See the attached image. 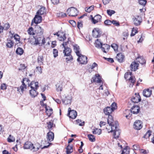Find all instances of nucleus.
<instances>
[{"label":"nucleus","mask_w":154,"mask_h":154,"mask_svg":"<svg viewBox=\"0 0 154 154\" xmlns=\"http://www.w3.org/2000/svg\"><path fill=\"white\" fill-rule=\"evenodd\" d=\"M108 123L111 126V130L108 131V133L113 132L114 137L115 138H118L120 134V130L119 129L118 126L119 125L118 122L117 121H114L113 117L111 116H108L107 119Z\"/></svg>","instance_id":"f257e3e1"},{"label":"nucleus","mask_w":154,"mask_h":154,"mask_svg":"<svg viewBox=\"0 0 154 154\" xmlns=\"http://www.w3.org/2000/svg\"><path fill=\"white\" fill-rule=\"evenodd\" d=\"M29 81V79L27 78L23 79L22 81V85L20 87L17 88V91L20 92L21 91L23 93L24 89L26 88L27 82L29 86H30L32 89L37 90L39 87L38 83L32 81L31 82L29 85L28 82Z\"/></svg>","instance_id":"f03ea898"},{"label":"nucleus","mask_w":154,"mask_h":154,"mask_svg":"<svg viewBox=\"0 0 154 154\" xmlns=\"http://www.w3.org/2000/svg\"><path fill=\"white\" fill-rule=\"evenodd\" d=\"M72 97L71 94L64 95L62 97V103L65 105L70 104Z\"/></svg>","instance_id":"7ed1b4c3"},{"label":"nucleus","mask_w":154,"mask_h":154,"mask_svg":"<svg viewBox=\"0 0 154 154\" xmlns=\"http://www.w3.org/2000/svg\"><path fill=\"white\" fill-rule=\"evenodd\" d=\"M131 74L132 72H127L125 74L124 77L125 79H127L128 78H129V81L130 82H131L130 86L131 87V86L132 87L135 82V79L134 76H131Z\"/></svg>","instance_id":"20e7f679"},{"label":"nucleus","mask_w":154,"mask_h":154,"mask_svg":"<svg viewBox=\"0 0 154 154\" xmlns=\"http://www.w3.org/2000/svg\"><path fill=\"white\" fill-rule=\"evenodd\" d=\"M25 149H30L33 151H36L39 149V148L36 146H34L33 144L30 142H26L24 144L23 146Z\"/></svg>","instance_id":"39448f33"},{"label":"nucleus","mask_w":154,"mask_h":154,"mask_svg":"<svg viewBox=\"0 0 154 154\" xmlns=\"http://www.w3.org/2000/svg\"><path fill=\"white\" fill-rule=\"evenodd\" d=\"M33 39L35 40V41L31 43V44L33 45H37L41 44L42 45L45 43V38L43 36H41L36 38H34Z\"/></svg>","instance_id":"423d86ee"},{"label":"nucleus","mask_w":154,"mask_h":154,"mask_svg":"<svg viewBox=\"0 0 154 154\" xmlns=\"http://www.w3.org/2000/svg\"><path fill=\"white\" fill-rule=\"evenodd\" d=\"M69 41V39H68V41L66 42H64L62 44L63 47L64 48V50H63V53L64 54L65 56L70 55L71 54V49L68 47H66V46L67 45Z\"/></svg>","instance_id":"0eeeda50"},{"label":"nucleus","mask_w":154,"mask_h":154,"mask_svg":"<svg viewBox=\"0 0 154 154\" xmlns=\"http://www.w3.org/2000/svg\"><path fill=\"white\" fill-rule=\"evenodd\" d=\"M67 14L69 16L74 17L77 16L78 12L77 9L73 7H71L68 8L67 11Z\"/></svg>","instance_id":"6e6552de"},{"label":"nucleus","mask_w":154,"mask_h":154,"mask_svg":"<svg viewBox=\"0 0 154 154\" xmlns=\"http://www.w3.org/2000/svg\"><path fill=\"white\" fill-rule=\"evenodd\" d=\"M102 81H103L102 80L101 77L98 74H96L92 77L91 80L92 83L94 82L97 83V84H99L100 83H102Z\"/></svg>","instance_id":"1a4fd4ad"},{"label":"nucleus","mask_w":154,"mask_h":154,"mask_svg":"<svg viewBox=\"0 0 154 154\" xmlns=\"http://www.w3.org/2000/svg\"><path fill=\"white\" fill-rule=\"evenodd\" d=\"M79 57L77 60L78 62H80L82 64H86L87 63V57L84 55H83L81 54L79 56H77Z\"/></svg>","instance_id":"9d476101"},{"label":"nucleus","mask_w":154,"mask_h":154,"mask_svg":"<svg viewBox=\"0 0 154 154\" xmlns=\"http://www.w3.org/2000/svg\"><path fill=\"white\" fill-rule=\"evenodd\" d=\"M42 20V17L36 14L35 17L32 20L31 25L32 26L33 23L35 24H38L40 23Z\"/></svg>","instance_id":"9b49d317"},{"label":"nucleus","mask_w":154,"mask_h":154,"mask_svg":"<svg viewBox=\"0 0 154 154\" xmlns=\"http://www.w3.org/2000/svg\"><path fill=\"white\" fill-rule=\"evenodd\" d=\"M68 115L70 118L74 119L77 116V112L76 111L74 110H71L70 108H68Z\"/></svg>","instance_id":"f8f14e48"},{"label":"nucleus","mask_w":154,"mask_h":154,"mask_svg":"<svg viewBox=\"0 0 154 154\" xmlns=\"http://www.w3.org/2000/svg\"><path fill=\"white\" fill-rule=\"evenodd\" d=\"M141 100V98L139 94L135 93L131 99V100L134 103H138Z\"/></svg>","instance_id":"ddd939ff"},{"label":"nucleus","mask_w":154,"mask_h":154,"mask_svg":"<svg viewBox=\"0 0 154 154\" xmlns=\"http://www.w3.org/2000/svg\"><path fill=\"white\" fill-rule=\"evenodd\" d=\"M139 64L135 61L132 62L130 66L131 70L132 71H135L138 69Z\"/></svg>","instance_id":"4468645a"},{"label":"nucleus","mask_w":154,"mask_h":154,"mask_svg":"<svg viewBox=\"0 0 154 154\" xmlns=\"http://www.w3.org/2000/svg\"><path fill=\"white\" fill-rule=\"evenodd\" d=\"M93 36L95 38L100 37L101 35L100 30L98 28H94L92 31Z\"/></svg>","instance_id":"2eb2a0df"},{"label":"nucleus","mask_w":154,"mask_h":154,"mask_svg":"<svg viewBox=\"0 0 154 154\" xmlns=\"http://www.w3.org/2000/svg\"><path fill=\"white\" fill-rule=\"evenodd\" d=\"M54 35H56L58 37V39L60 41H63L66 39L65 34L63 32H58Z\"/></svg>","instance_id":"dca6fc26"},{"label":"nucleus","mask_w":154,"mask_h":154,"mask_svg":"<svg viewBox=\"0 0 154 154\" xmlns=\"http://www.w3.org/2000/svg\"><path fill=\"white\" fill-rule=\"evenodd\" d=\"M92 17V21L94 24H96L101 21V16L99 14L95 16L94 17L92 16L91 15Z\"/></svg>","instance_id":"f3484780"},{"label":"nucleus","mask_w":154,"mask_h":154,"mask_svg":"<svg viewBox=\"0 0 154 154\" xmlns=\"http://www.w3.org/2000/svg\"><path fill=\"white\" fill-rule=\"evenodd\" d=\"M134 23L136 26L139 25L142 21V19L141 17L138 16H136L134 19Z\"/></svg>","instance_id":"a211bd4d"},{"label":"nucleus","mask_w":154,"mask_h":154,"mask_svg":"<svg viewBox=\"0 0 154 154\" xmlns=\"http://www.w3.org/2000/svg\"><path fill=\"white\" fill-rule=\"evenodd\" d=\"M142 122L139 120L136 121L134 123V128L137 130H140L142 127Z\"/></svg>","instance_id":"6ab92c4d"},{"label":"nucleus","mask_w":154,"mask_h":154,"mask_svg":"<svg viewBox=\"0 0 154 154\" xmlns=\"http://www.w3.org/2000/svg\"><path fill=\"white\" fill-rule=\"evenodd\" d=\"M131 113L133 114H137L140 111V107L137 106H134L131 109Z\"/></svg>","instance_id":"aec40b11"},{"label":"nucleus","mask_w":154,"mask_h":154,"mask_svg":"<svg viewBox=\"0 0 154 154\" xmlns=\"http://www.w3.org/2000/svg\"><path fill=\"white\" fill-rule=\"evenodd\" d=\"M152 94V91L149 89L144 90L143 91V95L146 97H150Z\"/></svg>","instance_id":"412c9836"},{"label":"nucleus","mask_w":154,"mask_h":154,"mask_svg":"<svg viewBox=\"0 0 154 154\" xmlns=\"http://www.w3.org/2000/svg\"><path fill=\"white\" fill-rule=\"evenodd\" d=\"M35 32L38 35L42 36L43 33L44 29L41 26H38L36 27Z\"/></svg>","instance_id":"4be33fe9"},{"label":"nucleus","mask_w":154,"mask_h":154,"mask_svg":"<svg viewBox=\"0 0 154 154\" xmlns=\"http://www.w3.org/2000/svg\"><path fill=\"white\" fill-rule=\"evenodd\" d=\"M54 138V134L51 131H50L47 133V140L50 142L52 141Z\"/></svg>","instance_id":"5701e85b"},{"label":"nucleus","mask_w":154,"mask_h":154,"mask_svg":"<svg viewBox=\"0 0 154 154\" xmlns=\"http://www.w3.org/2000/svg\"><path fill=\"white\" fill-rule=\"evenodd\" d=\"M124 58V56L121 53L118 54L116 57V60L119 62H123Z\"/></svg>","instance_id":"b1692460"},{"label":"nucleus","mask_w":154,"mask_h":154,"mask_svg":"<svg viewBox=\"0 0 154 154\" xmlns=\"http://www.w3.org/2000/svg\"><path fill=\"white\" fill-rule=\"evenodd\" d=\"M46 8L44 7H42L37 11L36 13V14L41 16L46 13Z\"/></svg>","instance_id":"393cba45"},{"label":"nucleus","mask_w":154,"mask_h":154,"mask_svg":"<svg viewBox=\"0 0 154 154\" xmlns=\"http://www.w3.org/2000/svg\"><path fill=\"white\" fill-rule=\"evenodd\" d=\"M104 112L106 115L110 116V114L112 112L110 107H107L105 108L103 110Z\"/></svg>","instance_id":"a878e982"},{"label":"nucleus","mask_w":154,"mask_h":154,"mask_svg":"<svg viewBox=\"0 0 154 154\" xmlns=\"http://www.w3.org/2000/svg\"><path fill=\"white\" fill-rule=\"evenodd\" d=\"M74 50L77 56H79L81 55L80 50L79 46L77 45H75L73 46Z\"/></svg>","instance_id":"bb28decb"},{"label":"nucleus","mask_w":154,"mask_h":154,"mask_svg":"<svg viewBox=\"0 0 154 154\" xmlns=\"http://www.w3.org/2000/svg\"><path fill=\"white\" fill-rule=\"evenodd\" d=\"M45 108L46 110V112L47 115L48 116V117L51 116L53 113V110L52 109L50 108L49 107H47V105H45Z\"/></svg>","instance_id":"cd10ccee"},{"label":"nucleus","mask_w":154,"mask_h":154,"mask_svg":"<svg viewBox=\"0 0 154 154\" xmlns=\"http://www.w3.org/2000/svg\"><path fill=\"white\" fill-rule=\"evenodd\" d=\"M66 149V154H70L73 151L72 145L70 144H69Z\"/></svg>","instance_id":"c85d7f7f"},{"label":"nucleus","mask_w":154,"mask_h":154,"mask_svg":"<svg viewBox=\"0 0 154 154\" xmlns=\"http://www.w3.org/2000/svg\"><path fill=\"white\" fill-rule=\"evenodd\" d=\"M36 90L35 89H32L29 91L30 94L32 97H35L37 95L38 93Z\"/></svg>","instance_id":"c756f323"},{"label":"nucleus","mask_w":154,"mask_h":154,"mask_svg":"<svg viewBox=\"0 0 154 154\" xmlns=\"http://www.w3.org/2000/svg\"><path fill=\"white\" fill-rule=\"evenodd\" d=\"M94 45L97 48H101L102 43L100 39H97L95 41Z\"/></svg>","instance_id":"7c9ffc66"},{"label":"nucleus","mask_w":154,"mask_h":154,"mask_svg":"<svg viewBox=\"0 0 154 154\" xmlns=\"http://www.w3.org/2000/svg\"><path fill=\"white\" fill-rule=\"evenodd\" d=\"M56 89L57 91H61L63 89V85L60 82L58 83L56 85Z\"/></svg>","instance_id":"2f4dec72"},{"label":"nucleus","mask_w":154,"mask_h":154,"mask_svg":"<svg viewBox=\"0 0 154 154\" xmlns=\"http://www.w3.org/2000/svg\"><path fill=\"white\" fill-rule=\"evenodd\" d=\"M136 60L137 61V62H138L142 65L146 63V61L142 57H138L136 59Z\"/></svg>","instance_id":"473e14b6"},{"label":"nucleus","mask_w":154,"mask_h":154,"mask_svg":"<svg viewBox=\"0 0 154 154\" xmlns=\"http://www.w3.org/2000/svg\"><path fill=\"white\" fill-rule=\"evenodd\" d=\"M44 59L42 56H39L37 59V62L39 65H42L43 64Z\"/></svg>","instance_id":"72a5a7b5"},{"label":"nucleus","mask_w":154,"mask_h":154,"mask_svg":"<svg viewBox=\"0 0 154 154\" xmlns=\"http://www.w3.org/2000/svg\"><path fill=\"white\" fill-rule=\"evenodd\" d=\"M48 127L49 129H51L52 127H54L55 125L54 124V121L51 120L50 121L47 123Z\"/></svg>","instance_id":"f704fd0d"},{"label":"nucleus","mask_w":154,"mask_h":154,"mask_svg":"<svg viewBox=\"0 0 154 154\" xmlns=\"http://www.w3.org/2000/svg\"><path fill=\"white\" fill-rule=\"evenodd\" d=\"M92 133L94 134L100 135L101 133V130L100 129L96 128L93 130Z\"/></svg>","instance_id":"c9c22d12"},{"label":"nucleus","mask_w":154,"mask_h":154,"mask_svg":"<svg viewBox=\"0 0 154 154\" xmlns=\"http://www.w3.org/2000/svg\"><path fill=\"white\" fill-rule=\"evenodd\" d=\"M131 112V110L126 109L125 110L124 113L126 115L125 116L127 119H129L131 116L130 113Z\"/></svg>","instance_id":"e433bc0d"},{"label":"nucleus","mask_w":154,"mask_h":154,"mask_svg":"<svg viewBox=\"0 0 154 154\" xmlns=\"http://www.w3.org/2000/svg\"><path fill=\"white\" fill-rule=\"evenodd\" d=\"M109 45L107 44H104L102 45L101 48L102 50L105 53H106V50L108 49V48H109Z\"/></svg>","instance_id":"4c0bfd02"},{"label":"nucleus","mask_w":154,"mask_h":154,"mask_svg":"<svg viewBox=\"0 0 154 154\" xmlns=\"http://www.w3.org/2000/svg\"><path fill=\"white\" fill-rule=\"evenodd\" d=\"M94 8V6L92 5L88 7H86L85 8V11L88 13L90 12L91 11L93 10Z\"/></svg>","instance_id":"58836bf2"},{"label":"nucleus","mask_w":154,"mask_h":154,"mask_svg":"<svg viewBox=\"0 0 154 154\" xmlns=\"http://www.w3.org/2000/svg\"><path fill=\"white\" fill-rule=\"evenodd\" d=\"M88 137L89 140L91 142H94L95 140V137L91 134H89L88 135Z\"/></svg>","instance_id":"ea45409f"},{"label":"nucleus","mask_w":154,"mask_h":154,"mask_svg":"<svg viewBox=\"0 0 154 154\" xmlns=\"http://www.w3.org/2000/svg\"><path fill=\"white\" fill-rule=\"evenodd\" d=\"M14 45V42L11 40L8 41V42L6 44L7 47L9 48H11Z\"/></svg>","instance_id":"a19ab883"},{"label":"nucleus","mask_w":154,"mask_h":154,"mask_svg":"<svg viewBox=\"0 0 154 154\" xmlns=\"http://www.w3.org/2000/svg\"><path fill=\"white\" fill-rule=\"evenodd\" d=\"M23 50L22 48H18L16 51V53L17 54H19L20 55L22 54H23Z\"/></svg>","instance_id":"79ce46f5"},{"label":"nucleus","mask_w":154,"mask_h":154,"mask_svg":"<svg viewBox=\"0 0 154 154\" xmlns=\"http://www.w3.org/2000/svg\"><path fill=\"white\" fill-rule=\"evenodd\" d=\"M137 32V28H133L131 34V36H134Z\"/></svg>","instance_id":"37998d69"},{"label":"nucleus","mask_w":154,"mask_h":154,"mask_svg":"<svg viewBox=\"0 0 154 154\" xmlns=\"http://www.w3.org/2000/svg\"><path fill=\"white\" fill-rule=\"evenodd\" d=\"M151 131H148L143 136V138L147 139L151 135Z\"/></svg>","instance_id":"c03bdc74"},{"label":"nucleus","mask_w":154,"mask_h":154,"mask_svg":"<svg viewBox=\"0 0 154 154\" xmlns=\"http://www.w3.org/2000/svg\"><path fill=\"white\" fill-rule=\"evenodd\" d=\"M117 107L116 104L115 103H113L111 106V108L113 112L116 109Z\"/></svg>","instance_id":"a18cd8bd"},{"label":"nucleus","mask_w":154,"mask_h":154,"mask_svg":"<svg viewBox=\"0 0 154 154\" xmlns=\"http://www.w3.org/2000/svg\"><path fill=\"white\" fill-rule=\"evenodd\" d=\"M15 140V138L14 137L10 135L9 137L8 138V141L9 142H11L14 141Z\"/></svg>","instance_id":"49530a36"},{"label":"nucleus","mask_w":154,"mask_h":154,"mask_svg":"<svg viewBox=\"0 0 154 154\" xmlns=\"http://www.w3.org/2000/svg\"><path fill=\"white\" fill-rule=\"evenodd\" d=\"M33 29L32 27L29 28L28 30V33L30 35H33L35 34L33 32Z\"/></svg>","instance_id":"de8ad7c7"},{"label":"nucleus","mask_w":154,"mask_h":154,"mask_svg":"<svg viewBox=\"0 0 154 154\" xmlns=\"http://www.w3.org/2000/svg\"><path fill=\"white\" fill-rule=\"evenodd\" d=\"M107 12L108 15L111 16L112 14L115 13V12L113 10H108L107 11Z\"/></svg>","instance_id":"09e8293b"},{"label":"nucleus","mask_w":154,"mask_h":154,"mask_svg":"<svg viewBox=\"0 0 154 154\" xmlns=\"http://www.w3.org/2000/svg\"><path fill=\"white\" fill-rule=\"evenodd\" d=\"M139 2L140 5L145 6L146 3V0H139Z\"/></svg>","instance_id":"8fccbe9b"},{"label":"nucleus","mask_w":154,"mask_h":154,"mask_svg":"<svg viewBox=\"0 0 154 154\" xmlns=\"http://www.w3.org/2000/svg\"><path fill=\"white\" fill-rule=\"evenodd\" d=\"M129 150L127 149V148H125L122 151L121 154H129Z\"/></svg>","instance_id":"3c124183"},{"label":"nucleus","mask_w":154,"mask_h":154,"mask_svg":"<svg viewBox=\"0 0 154 154\" xmlns=\"http://www.w3.org/2000/svg\"><path fill=\"white\" fill-rule=\"evenodd\" d=\"M53 53L54 54V57H56L58 56V52L57 50L55 49L53 50Z\"/></svg>","instance_id":"603ef678"},{"label":"nucleus","mask_w":154,"mask_h":154,"mask_svg":"<svg viewBox=\"0 0 154 154\" xmlns=\"http://www.w3.org/2000/svg\"><path fill=\"white\" fill-rule=\"evenodd\" d=\"M58 15L59 17H65L66 16V14L65 13L63 12H60L58 14Z\"/></svg>","instance_id":"864d4df0"},{"label":"nucleus","mask_w":154,"mask_h":154,"mask_svg":"<svg viewBox=\"0 0 154 154\" xmlns=\"http://www.w3.org/2000/svg\"><path fill=\"white\" fill-rule=\"evenodd\" d=\"M26 67V66H25V65L23 64H20V67L19 69V70L20 71H22Z\"/></svg>","instance_id":"5fc2aeb1"},{"label":"nucleus","mask_w":154,"mask_h":154,"mask_svg":"<svg viewBox=\"0 0 154 154\" xmlns=\"http://www.w3.org/2000/svg\"><path fill=\"white\" fill-rule=\"evenodd\" d=\"M14 37L16 41H19L20 40V36L17 34H15L14 36Z\"/></svg>","instance_id":"6e6d98bb"},{"label":"nucleus","mask_w":154,"mask_h":154,"mask_svg":"<svg viewBox=\"0 0 154 154\" xmlns=\"http://www.w3.org/2000/svg\"><path fill=\"white\" fill-rule=\"evenodd\" d=\"M77 122L79 123V125L80 126H82L84 125L85 122H83L82 123H81V121L80 120L78 119L76 120Z\"/></svg>","instance_id":"4d7b16f0"},{"label":"nucleus","mask_w":154,"mask_h":154,"mask_svg":"<svg viewBox=\"0 0 154 154\" xmlns=\"http://www.w3.org/2000/svg\"><path fill=\"white\" fill-rule=\"evenodd\" d=\"M10 27V26L9 23H6L4 25V27H3V29H4L5 30H7ZM2 27L3 28V27Z\"/></svg>","instance_id":"13d9d810"},{"label":"nucleus","mask_w":154,"mask_h":154,"mask_svg":"<svg viewBox=\"0 0 154 154\" xmlns=\"http://www.w3.org/2000/svg\"><path fill=\"white\" fill-rule=\"evenodd\" d=\"M6 85L5 83L2 84L1 86V88L2 90H5L6 89Z\"/></svg>","instance_id":"bf43d9fd"},{"label":"nucleus","mask_w":154,"mask_h":154,"mask_svg":"<svg viewBox=\"0 0 154 154\" xmlns=\"http://www.w3.org/2000/svg\"><path fill=\"white\" fill-rule=\"evenodd\" d=\"M67 57L66 58V60H67V61H70L71 60H73V58L72 56L71 55V54L70 55L66 56Z\"/></svg>","instance_id":"052dcab7"},{"label":"nucleus","mask_w":154,"mask_h":154,"mask_svg":"<svg viewBox=\"0 0 154 154\" xmlns=\"http://www.w3.org/2000/svg\"><path fill=\"white\" fill-rule=\"evenodd\" d=\"M111 47H112L115 51L117 50L118 49L117 45L115 44H112L111 45Z\"/></svg>","instance_id":"680f3d73"},{"label":"nucleus","mask_w":154,"mask_h":154,"mask_svg":"<svg viewBox=\"0 0 154 154\" xmlns=\"http://www.w3.org/2000/svg\"><path fill=\"white\" fill-rule=\"evenodd\" d=\"M104 23L107 25H110L112 24V21L109 20H106L104 21Z\"/></svg>","instance_id":"e2e57ef3"},{"label":"nucleus","mask_w":154,"mask_h":154,"mask_svg":"<svg viewBox=\"0 0 154 154\" xmlns=\"http://www.w3.org/2000/svg\"><path fill=\"white\" fill-rule=\"evenodd\" d=\"M112 23L115 24L117 26L119 25V22H117L116 20H113L112 21Z\"/></svg>","instance_id":"0e129e2a"},{"label":"nucleus","mask_w":154,"mask_h":154,"mask_svg":"<svg viewBox=\"0 0 154 154\" xmlns=\"http://www.w3.org/2000/svg\"><path fill=\"white\" fill-rule=\"evenodd\" d=\"M104 58L107 61L110 62V63H112L113 62H114V60L112 58Z\"/></svg>","instance_id":"69168bd1"},{"label":"nucleus","mask_w":154,"mask_h":154,"mask_svg":"<svg viewBox=\"0 0 154 154\" xmlns=\"http://www.w3.org/2000/svg\"><path fill=\"white\" fill-rule=\"evenodd\" d=\"M52 3L54 4H57L59 3V0H51Z\"/></svg>","instance_id":"338daca9"},{"label":"nucleus","mask_w":154,"mask_h":154,"mask_svg":"<svg viewBox=\"0 0 154 154\" xmlns=\"http://www.w3.org/2000/svg\"><path fill=\"white\" fill-rule=\"evenodd\" d=\"M97 66V64L95 62L94 63L92 64L91 67V69H93L95 67H96Z\"/></svg>","instance_id":"774afa93"}]
</instances>
